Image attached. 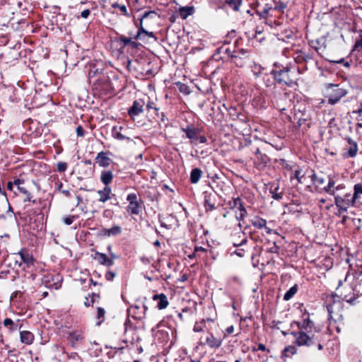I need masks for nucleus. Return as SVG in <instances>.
<instances>
[{
  "mask_svg": "<svg viewBox=\"0 0 362 362\" xmlns=\"http://www.w3.org/2000/svg\"><path fill=\"white\" fill-rule=\"evenodd\" d=\"M202 175V171L199 168H194L190 173V182L196 184L199 182Z\"/></svg>",
  "mask_w": 362,
  "mask_h": 362,
  "instance_id": "21",
  "label": "nucleus"
},
{
  "mask_svg": "<svg viewBox=\"0 0 362 362\" xmlns=\"http://www.w3.org/2000/svg\"><path fill=\"white\" fill-rule=\"evenodd\" d=\"M234 331V327L233 326H230L228 327H227V329H226V332L227 334H232Z\"/></svg>",
  "mask_w": 362,
  "mask_h": 362,
  "instance_id": "58",
  "label": "nucleus"
},
{
  "mask_svg": "<svg viewBox=\"0 0 362 362\" xmlns=\"http://www.w3.org/2000/svg\"><path fill=\"white\" fill-rule=\"evenodd\" d=\"M152 299L158 301L157 308L159 310H163L169 305L167 296L164 293L153 295Z\"/></svg>",
  "mask_w": 362,
  "mask_h": 362,
  "instance_id": "11",
  "label": "nucleus"
},
{
  "mask_svg": "<svg viewBox=\"0 0 362 362\" xmlns=\"http://www.w3.org/2000/svg\"><path fill=\"white\" fill-rule=\"evenodd\" d=\"M204 322H205L204 320H203L202 321H201L199 322H196L194 326L193 330L196 332H202L204 328Z\"/></svg>",
  "mask_w": 362,
  "mask_h": 362,
  "instance_id": "38",
  "label": "nucleus"
},
{
  "mask_svg": "<svg viewBox=\"0 0 362 362\" xmlns=\"http://www.w3.org/2000/svg\"><path fill=\"white\" fill-rule=\"evenodd\" d=\"M354 49L358 51L362 49V36L360 37V39L356 41Z\"/></svg>",
  "mask_w": 362,
  "mask_h": 362,
  "instance_id": "42",
  "label": "nucleus"
},
{
  "mask_svg": "<svg viewBox=\"0 0 362 362\" xmlns=\"http://www.w3.org/2000/svg\"><path fill=\"white\" fill-rule=\"evenodd\" d=\"M349 147L347 148V156L349 158H354L357 155L358 145L357 143L351 138L347 139Z\"/></svg>",
  "mask_w": 362,
  "mask_h": 362,
  "instance_id": "14",
  "label": "nucleus"
},
{
  "mask_svg": "<svg viewBox=\"0 0 362 362\" xmlns=\"http://www.w3.org/2000/svg\"><path fill=\"white\" fill-rule=\"evenodd\" d=\"M62 192L67 197L71 196V193L69 190H62Z\"/></svg>",
  "mask_w": 362,
  "mask_h": 362,
  "instance_id": "62",
  "label": "nucleus"
},
{
  "mask_svg": "<svg viewBox=\"0 0 362 362\" xmlns=\"http://www.w3.org/2000/svg\"><path fill=\"white\" fill-rule=\"evenodd\" d=\"M21 341L25 344H31L34 341V335L29 331L20 332Z\"/></svg>",
  "mask_w": 362,
  "mask_h": 362,
  "instance_id": "17",
  "label": "nucleus"
},
{
  "mask_svg": "<svg viewBox=\"0 0 362 362\" xmlns=\"http://www.w3.org/2000/svg\"><path fill=\"white\" fill-rule=\"evenodd\" d=\"M16 255H19L21 257L19 266H21L22 263H23L27 267L33 264L34 259L28 251L22 250Z\"/></svg>",
  "mask_w": 362,
  "mask_h": 362,
  "instance_id": "8",
  "label": "nucleus"
},
{
  "mask_svg": "<svg viewBox=\"0 0 362 362\" xmlns=\"http://www.w3.org/2000/svg\"><path fill=\"white\" fill-rule=\"evenodd\" d=\"M112 193L111 188L110 187H104L103 189H100L98 191V194L99 195L98 201L100 202L105 203L109 199H110V194Z\"/></svg>",
  "mask_w": 362,
  "mask_h": 362,
  "instance_id": "15",
  "label": "nucleus"
},
{
  "mask_svg": "<svg viewBox=\"0 0 362 362\" xmlns=\"http://www.w3.org/2000/svg\"><path fill=\"white\" fill-rule=\"evenodd\" d=\"M70 337H71V341L72 342H74V341H80L83 339L82 335L80 333H77V332L72 333L70 335Z\"/></svg>",
  "mask_w": 362,
  "mask_h": 362,
  "instance_id": "39",
  "label": "nucleus"
},
{
  "mask_svg": "<svg viewBox=\"0 0 362 362\" xmlns=\"http://www.w3.org/2000/svg\"><path fill=\"white\" fill-rule=\"evenodd\" d=\"M123 129L122 127L119 126V127H117V126H115L112 127V136L115 139H117V140H120V141H123V140H128V141H130V138L123 135L122 134H121V131L122 129Z\"/></svg>",
  "mask_w": 362,
  "mask_h": 362,
  "instance_id": "19",
  "label": "nucleus"
},
{
  "mask_svg": "<svg viewBox=\"0 0 362 362\" xmlns=\"http://www.w3.org/2000/svg\"><path fill=\"white\" fill-rule=\"evenodd\" d=\"M23 183V180L21 179H16L14 180L13 184L16 185L18 187H21L20 185Z\"/></svg>",
  "mask_w": 362,
  "mask_h": 362,
  "instance_id": "56",
  "label": "nucleus"
},
{
  "mask_svg": "<svg viewBox=\"0 0 362 362\" xmlns=\"http://www.w3.org/2000/svg\"><path fill=\"white\" fill-rule=\"evenodd\" d=\"M327 88L330 90L327 95L328 103L330 105L337 103L341 98L347 94V91L344 88H339L338 85L329 83L327 85Z\"/></svg>",
  "mask_w": 362,
  "mask_h": 362,
  "instance_id": "3",
  "label": "nucleus"
},
{
  "mask_svg": "<svg viewBox=\"0 0 362 362\" xmlns=\"http://www.w3.org/2000/svg\"><path fill=\"white\" fill-rule=\"evenodd\" d=\"M296 324L298 326V332H291V334L295 338L294 344L298 346H306L308 347L317 346L318 350H322L323 346L322 344L321 337L318 332H313L314 323L309 318L304 320L302 322H293L291 326Z\"/></svg>",
  "mask_w": 362,
  "mask_h": 362,
  "instance_id": "1",
  "label": "nucleus"
},
{
  "mask_svg": "<svg viewBox=\"0 0 362 362\" xmlns=\"http://www.w3.org/2000/svg\"><path fill=\"white\" fill-rule=\"evenodd\" d=\"M300 170H295L293 175L291 176V180H292L293 178H296L298 180V182L301 183L302 182L301 179L303 176H300Z\"/></svg>",
  "mask_w": 362,
  "mask_h": 362,
  "instance_id": "43",
  "label": "nucleus"
},
{
  "mask_svg": "<svg viewBox=\"0 0 362 362\" xmlns=\"http://www.w3.org/2000/svg\"><path fill=\"white\" fill-rule=\"evenodd\" d=\"M252 224L253 225V226L256 228H266L267 221L264 218H256L255 220L252 221Z\"/></svg>",
  "mask_w": 362,
  "mask_h": 362,
  "instance_id": "31",
  "label": "nucleus"
},
{
  "mask_svg": "<svg viewBox=\"0 0 362 362\" xmlns=\"http://www.w3.org/2000/svg\"><path fill=\"white\" fill-rule=\"evenodd\" d=\"M113 173L110 170L102 171L100 175V181L105 185V187H110L109 185L112 182Z\"/></svg>",
  "mask_w": 362,
  "mask_h": 362,
  "instance_id": "18",
  "label": "nucleus"
},
{
  "mask_svg": "<svg viewBox=\"0 0 362 362\" xmlns=\"http://www.w3.org/2000/svg\"><path fill=\"white\" fill-rule=\"evenodd\" d=\"M105 310L104 308L98 307L97 308L96 325L99 326L105 320Z\"/></svg>",
  "mask_w": 362,
  "mask_h": 362,
  "instance_id": "25",
  "label": "nucleus"
},
{
  "mask_svg": "<svg viewBox=\"0 0 362 362\" xmlns=\"http://www.w3.org/2000/svg\"><path fill=\"white\" fill-rule=\"evenodd\" d=\"M67 165L66 163L59 162L57 163V170L59 172H64L66 170Z\"/></svg>",
  "mask_w": 362,
  "mask_h": 362,
  "instance_id": "44",
  "label": "nucleus"
},
{
  "mask_svg": "<svg viewBox=\"0 0 362 362\" xmlns=\"http://www.w3.org/2000/svg\"><path fill=\"white\" fill-rule=\"evenodd\" d=\"M220 52L227 54L228 56H230L231 57H236L235 55L232 54V52L230 50L228 47H221L220 48Z\"/></svg>",
  "mask_w": 362,
  "mask_h": 362,
  "instance_id": "45",
  "label": "nucleus"
},
{
  "mask_svg": "<svg viewBox=\"0 0 362 362\" xmlns=\"http://www.w3.org/2000/svg\"><path fill=\"white\" fill-rule=\"evenodd\" d=\"M194 8L193 6H184L179 8L178 13L182 19H186L194 13Z\"/></svg>",
  "mask_w": 362,
  "mask_h": 362,
  "instance_id": "20",
  "label": "nucleus"
},
{
  "mask_svg": "<svg viewBox=\"0 0 362 362\" xmlns=\"http://www.w3.org/2000/svg\"><path fill=\"white\" fill-rule=\"evenodd\" d=\"M90 13V12L89 9H86L81 12V16L83 18H87L89 16Z\"/></svg>",
  "mask_w": 362,
  "mask_h": 362,
  "instance_id": "52",
  "label": "nucleus"
},
{
  "mask_svg": "<svg viewBox=\"0 0 362 362\" xmlns=\"http://www.w3.org/2000/svg\"><path fill=\"white\" fill-rule=\"evenodd\" d=\"M95 162L100 166V167H108L112 160L107 156V153L101 151L98 153L96 158H95Z\"/></svg>",
  "mask_w": 362,
  "mask_h": 362,
  "instance_id": "12",
  "label": "nucleus"
},
{
  "mask_svg": "<svg viewBox=\"0 0 362 362\" xmlns=\"http://www.w3.org/2000/svg\"><path fill=\"white\" fill-rule=\"evenodd\" d=\"M112 7L118 8L121 12H122L124 15H127V10L124 5H119L117 3H114L112 4Z\"/></svg>",
  "mask_w": 362,
  "mask_h": 362,
  "instance_id": "40",
  "label": "nucleus"
},
{
  "mask_svg": "<svg viewBox=\"0 0 362 362\" xmlns=\"http://www.w3.org/2000/svg\"><path fill=\"white\" fill-rule=\"evenodd\" d=\"M76 132L78 136H83L84 135V131L81 126L77 127Z\"/></svg>",
  "mask_w": 362,
  "mask_h": 362,
  "instance_id": "50",
  "label": "nucleus"
},
{
  "mask_svg": "<svg viewBox=\"0 0 362 362\" xmlns=\"http://www.w3.org/2000/svg\"><path fill=\"white\" fill-rule=\"evenodd\" d=\"M206 344L211 348H218L221 346L222 340L216 338L213 334L210 333L206 339Z\"/></svg>",
  "mask_w": 362,
  "mask_h": 362,
  "instance_id": "16",
  "label": "nucleus"
},
{
  "mask_svg": "<svg viewBox=\"0 0 362 362\" xmlns=\"http://www.w3.org/2000/svg\"><path fill=\"white\" fill-rule=\"evenodd\" d=\"M145 35H146L147 36H148L150 37H155L154 34L152 32H148L146 30V32L145 33Z\"/></svg>",
  "mask_w": 362,
  "mask_h": 362,
  "instance_id": "63",
  "label": "nucleus"
},
{
  "mask_svg": "<svg viewBox=\"0 0 362 362\" xmlns=\"http://www.w3.org/2000/svg\"><path fill=\"white\" fill-rule=\"evenodd\" d=\"M136 331V327L133 325L131 321L127 319L124 323V334L126 336L129 334V332H134Z\"/></svg>",
  "mask_w": 362,
  "mask_h": 362,
  "instance_id": "32",
  "label": "nucleus"
},
{
  "mask_svg": "<svg viewBox=\"0 0 362 362\" xmlns=\"http://www.w3.org/2000/svg\"><path fill=\"white\" fill-rule=\"evenodd\" d=\"M278 250L279 247L276 245L275 243H274V246L269 249V252L276 253Z\"/></svg>",
  "mask_w": 362,
  "mask_h": 362,
  "instance_id": "57",
  "label": "nucleus"
},
{
  "mask_svg": "<svg viewBox=\"0 0 362 362\" xmlns=\"http://www.w3.org/2000/svg\"><path fill=\"white\" fill-rule=\"evenodd\" d=\"M4 325L6 327H8L9 331L10 332H13L16 330V326H15V324H14V322L10 319V318H6L4 320Z\"/></svg>",
  "mask_w": 362,
  "mask_h": 362,
  "instance_id": "34",
  "label": "nucleus"
},
{
  "mask_svg": "<svg viewBox=\"0 0 362 362\" xmlns=\"http://www.w3.org/2000/svg\"><path fill=\"white\" fill-rule=\"evenodd\" d=\"M157 16L156 13L155 11H148L145 12L144 14L142 16L140 23V28L138 30L137 35L135 37V39H138L141 33H144L146 32V30L143 27V22L145 21H147L148 18H154Z\"/></svg>",
  "mask_w": 362,
  "mask_h": 362,
  "instance_id": "10",
  "label": "nucleus"
},
{
  "mask_svg": "<svg viewBox=\"0 0 362 362\" xmlns=\"http://www.w3.org/2000/svg\"><path fill=\"white\" fill-rule=\"evenodd\" d=\"M246 243H247V239L245 238L242 240V241L240 243H234V245L235 246L243 245Z\"/></svg>",
  "mask_w": 362,
  "mask_h": 362,
  "instance_id": "60",
  "label": "nucleus"
},
{
  "mask_svg": "<svg viewBox=\"0 0 362 362\" xmlns=\"http://www.w3.org/2000/svg\"><path fill=\"white\" fill-rule=\"evenodd\" d=\"M182 131L186 134L187 137L192 140H195L198 134V130L190 127L182 128Z\"/></svg>",
  "mask_w": 362,
  "mask_h": 362,
  "instance_id": "23",
  "label": "nucleus"
},
{
  "mask_svg": "<svg viewBox=\"0 0 362 362\" xmlns=\"http://www.w3.org/2000/svg\"><path fill=\"white\" fill-rule=\"evenodd\" d=\"M105 276L107 281H112L114 279V278L115 277V273L113 272L109 271L105 274Z\"/></svg>",
  "mask_w": 362,
  "mask_h": 362,
  "instance_id": "46",
  "label": "nucleus"
},
{
  "mask_svg": "<svg viewBox=\"0 0 362 362\" xmlns=\"http://www.w3.org/2000/svg\"><path fill=\"white\" fill-rule=\"evenodd\" d=\"M297 351L296 348L294 346H288L284 350V355L286 357H289L294 355Z\"/></svg>",
  "mask_w": 362,
  "mask_h": 362,
  "instance_id": "33",
  "label": "nucleus"
},
{
  "mask_svg": "<svg viewBox=\"0 0 362 362\" xmlns=\"http://www.w3.org/2000/svg\"><path fill=\"white\" fill-rule=\"evenodd\" d=\"M147 108H148V110H150V109H154L156 111H158V109L157 107H154V103H152V102H149V103L147 104Z\"/></svg>",
  "mask_w": 362,
  "mask_h": 362,
  "instance_id": "55",
  "label": "nucleus"
},
{
  "mask_svg": "<svg viewBox=\"0 0 362 362\" xmlns=\"http://www.w3.org/2000/svg\"><path fill=\"white\" fill-rule=\"evenodd\" d=\"M13 185H14V184H13V182H8L7 183V188H8V190L12 191V190H13Z\"/></svg>",
  "mask_w": 362,
  "mask_h": 362,
  "instance_id": "61",
  "label": "nucleus"
},
{
  "mask_svg": "<svg viewBox=\"0 0 362 362\" xmlns=\"http://www.w3.org/2000/svg\"><path fill=\"white\" fill-rule=\"evenodd\" d=\"M122 233L121 227L118 226H114L112 228L105 230V235H117Z\"/></svg>",
  "mask_w": 362,
  "mask_h": 362,
  "instance_id": "27",
  "label": "nucleus"
},
{
  "mask_svg": "<svg viewBox=\"0 0 362 362\" xmlns=\"http://www.w3.org/2000/svg\"><path fill=\"white\" fill-rule=\"evenodd\" d=\"M107 251H108L109 255H110V259H112L113 261H114V259H117V258H118V256H117V255H116L112 252V246H111V245H108V247H107Z\"/></svg>",
  "mask_w": 362,
  "mask_h": 362,
  "instance_id": "48",
  "label": "nucleus"
},
{
  "mask_svg": "<svg viewBox=\"0 0 362 362\" xmlns=\"http://www.w3.org/2000/svg\"><path fill=\"white\" fill-rule=\"evenodd\" d=\"M243 0H226V3L234 11H238Z\"/></svg>",
  "mask_w": 362,
  "mask_h": 362,
  "instance_id": "29",
  "label": "nucleus"
},
{
  "mask_svg": "<svg viewBox=\"0 0 362 362\" xmlns=\"http://www.w3.org/2000/svg\"><path fill=\"white\" fill-rule=\"evenodd\" d=\"M128 211L132 214L137 215L141 211V204L140 202L129 204L127 207Z\"/></svg>",
  "mask_w": 362,
  "mask_h": 362,
  "instance_id": "22",
  "label": "nucleus"
},
{
  "mask_svg": "<svg viewBox=\"0 0 362 362\" xmlns=\"http://www.w3.org/2000/svg\"><path fill=\"white\" fill-rule=\"evenodd\" d=\"M293 103L289 98V95L288 93H284L279 98V100L276 101V107L281 112L291 107Z\"/></svg>",
  "mask_w": 362,
  "mask_h": 362,
  "instance_id": "7",
  "label": "nucleus"
},
{
  "mask_svg": "<svg viewBox=\"0 0 362 362\" xmlns=\"http://www.w3.org/2000/svg\"><path fill=\"white\" fill-rule=\"evenodd\" d=\"M147 307L144 305L142 306L139 305H132L128 309L129 316H132L133 318L136 320H141L143 315L145 314Z\"/></svg>",
  "mask_w": 362,
  "mask_h": 362,
  "instance_id": "6",
  "label": "nucleus"
},
{
  "mask_svg": "<svg viewBox=\"0 0 362 362\" xmlns=\"http://www.w3.org/2000/svg\"><path fill=\"white\" fill-rule=\"evenodd\" d=\"M119 40L121 42H122L124 45H129L132 42V40H131L130 37H127L123 36V35L119 37Z\"/></svg>",
  "mask_w": 362,
  "mask_h": 362,
  "instance_id": "47",
  "label": "nucleus"
},
{
  "mask_svg": "<svg viewBox=\"0 0 362 362\" xmlns=\"http://www.w3.org/2000/svg\"><path fill=\"white\" fill-rule=\"evenodd\" d=\"M127 200L129 202V204L135 203L141 201V199H138L137 195L135 193H131L128 194Z\"/></svg>",
  "mask_w": 362,
  "mask_h": 362,
  "instance_id": "37",
  "label": "nucleus"
},
{
  "mask_svg": "<svg viewBox=\"0 0 362 362\" xmlns=\"http://www.w3.org/2000/svg\"><path fill=\"white\" fill-rule=\"evenodd\" d=\"M361 194H362V184H356L354 186V198L356 199V200H358Z\"/></svg>",
  "mask_w": 362,
  "mask_h": 362,
  "instance_id": "35",
  "label": "nucleus"
},
{
  "mask_svg": "<svg viewBox=\"0 0 362 362\" xmlns=\"http://www.w3.org/2000/svg\"><path fill=\"white\" fill-rule=\"evenodd\" d=\"M334 185H335V182L334 180V179L331 177H329L328 185L326 187H325L323 188V189L327 193L334 196V195H335V191L332 190V188L334 186Z\"/></svg>",
  "mask_w": 362,
  "mask_h": 362,
  "instance_id": "28",
  "label": "nucleus"
},
{
  "mask_svg": "<svg viewBox=\"0 0 362 362\" xmlns=\"http://www.w3.org/2000/svg\"><path fill=\"white\" fill-rule=\"evenodd\" d=\"M18 190L24 194V195L26 196L25 199V202H30L31 201V199H32V195L30 194V193L24 187H18Z\"/></svg>",
  "mask_w": 362,
  "mask_h": 362,
  "instance_id": "36",
  "label": "nucleus"
},
{
  "mask_svg": "<svg viewBox=\"0 0 362 362\" xmlns=\"http://www.w3.org/2000/svg\"><path fill=\"white\" fill-rule=\"evenodd\" d=\"M232 209L235 210V218L238 221L243 220L247 214V211L240 198H235L233 199Z\"/></svg>",
  "mask_w": 362,
  "mask_h": 362,
  "instance_id": "5",
  "label": "nucleus"
},
{
  "mask_svg": "<svg viewBox=\"0 0 362 362\" xmlns=\"http://www.w3.org/2000/svg\"><path fill=\"white\" fill-rule=\"evenodd\" d=\"M334 197V203L340 212L347 211L348 208L351 206H355L357 202L356 199L354 198V194L351 196L350 193L346 194L344 197L336 194Z\"/></svg>",
  "mask_w": 362,
  "mask_h": 362,
  "instance_id": "2",
  "label": "nucleus"
},
{
  "mask_svg": "<svg viewBox=\"0 0 362 362\" xmlns=\"http://www.w3.org/2000/svg\"><path fill=\"white\" fill-rule=\"evenodd\" d=\"M199 256H200V255H199V254H198V253H195V251H194L193 254H192V255H190L189 256V257L190 259H192V258H194V257H199Z\"/></svg>",
  "mask_w": 362,
  "mask_h": 362,
  "instance_id": "64",
  "label": "nucleus"
},
{
  "mask_svg": "<svg viewBox=\"0 0 362 362\" xmlns=\"http://www.w3.org/2000/svg\"><path fill=\"white\" fill-rule=\"evenodd\" d=\"M204 206L206 211H212L215 209L214 204L211 203L209 199H205Z\"/></svg>",
  "mask_w": 362,
  "mask_h": 362,
  "instance_id": "41",
  "label": "nucleus"
},
{
  "mask_svg": "<svg viewBox=\"0 0 362 362\" xmlns=\"http://www.w3.org/2000/svg\"><path fill=\"white\" fill-rule=\"evenodd\" d=\"M195 253L199 254V252H206V250L202 247H196L195 249Z\"/></svg>",
  "mask_w": 362,
  "mask_h": 362,
  "instance_id": "54",
  "label": "nucleus"
},
{
  "mask_svg": "<svg viewBox=\"0 0 362 362\" xmlns=\"http://www.w3.org/2000/svg\"><path fill=\"white\" fill-rule=\"evenodd\" d=\"M266 349H267L266 346L263 344H259L258 346H257V349L253 348L252 351H256L257 350H259V351H266Z\"/></svg>",
  "mask_w": 362,
  "mask_h": 362,
  "instance_id": "51",
  "label": "nucleus"
},
{
  "mask_svg": "<svg viewBox=\"0 0 362 362\" xmlns=\"http://www.w3.org/2000/svg\"><path fill=\"white\" fill-rule=\"evenodd\" d=\"M100 298V296L96 293H92L85 298L84 305L86 307H89L93 305V303Z\"/></svg>",
  "mask_w": 362,
  "mask_h": 362,
  "instance_id": "24",
  "label": "nucleus"
},
{
  "mask_svg": "<svg viewBox=\"0 0 362 362\" xmlns=\"http://www.w3.org/2000/svg\"><path fill=\"white\" fill-rule=\"evenodd\" d=\"M298 291V286L294 285L286 292L284 296V300H289Z\"/></svg>",
  "mask_w": 362,
  "mask_h": 362,
  "instance_id": "26",
  "label": "nucleus"
},
{
  "mask_svg": "<svg viewBox=\"0 0 362 362\" xmlns=\"http://www.w3.org/2000/svg\"><path fill=\"white\" fill-rule=\"evenodd\" d=\"M195 140H198L200 144H204L206 142V138L204 136H197Z\"/></svg>",
  "mask_w": 362,
  "mask_h": 362,
  "instance_id": "53",
  "label": "nucleus"
},
{
  "mask_svg": "<svg viewBox=\"0 0 362 362\" xmlns=\"http://www.w3.org/2000/svg\"><path fill=\"white\" fill-rule=\"evenodd\" d=\"M310 177L313 184H315L317 187H320L324 185L325 182V180L322 177L318 176L315 173H313Z\"/></svg>",
  "mask_w": 362,
  "mask_h": 362,
  "instance_id": "30",
  "label": "nucleus"
},
{
  "mask_svg": "<svg viewBox=\"0 0 362 362\" xmlns=\"http://www.w3.org/2000/svg\"><path fill=\"white\" fill-rule=\"evenodd\" d=\"M93 258L98 261L99 264L106 267H111L114 264V261L112 259L102 252H95Z\"/></svg>",
  "mask_w": 362,
  "mask_h": 362,
  "instance_id": "9",
  "label": "nucleus"
},
{
  "mask_svg": "<svg viewBox=\"0 0 362 362\" xmlns=\"http://www.w3.org/2000/svg\"><path fill=\"white\" fill-rule=\"evenodd\" d=\"M74 216L64 218V223L66 225H71L73 223Z\"/></svg>",
  "mask_w": 362,
  "mask_h": 362,
  "instance_id": "49",
  "label": "nucleus"
},
{
  "mask_svg": "<svg viewBox=\"0 0 362 362\" xmlns=\"http://www.w3.org/2000/svg\"><path fill=\"white\" fill-rule=\"evenodd\" d=\"M327 309H328V312L329 313V317L334 318L332 307L331 305H329Z\"/></svg>",
  "mask_w": 362,
  "mask_h": 362,
  "instance_id": "59",
  "label": "nucleus"
},
{
  "mask_svg": "<svg viewBox=\"0 0 362 362\" xmlns=\"http://www.w3.org/2000/svg\"><path fill=\"white\" fill-rule=\"evenodd\" d=\"M294 72L290 69L284 68L279 71L275 72V79L279 83H283L288 86L296 84V78L293 77Z\"/></svg>",
  "mask_w": 362,
  "mask_h": 362,
  "instance_id": "4",
  "label": "nucleus"
},
{
  "mask_svg": "<svg viewBox=\"0 0 362 362\" xmlns=\"http://www.w3.org/2000/svg\"><path fill=\"white\" fill-rule=\"evenodd\" d=\"M144 102L141 100H135L132 105V106L129 108L128 113L131 117H134L140 113H141L144 110Z\"/></svg>",
  "mask_w": 362,
  "mask_h": 362,
  "instance_id": "13",
  "label": "nucleus"
}]
</instances>
